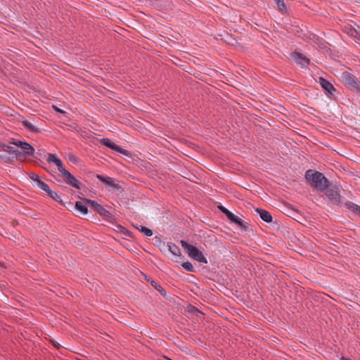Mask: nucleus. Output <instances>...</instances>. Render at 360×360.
<instances>
[{
    "label": "nucleus",
    "mask_w": 360,
    "mask_h": 360,
    "mask_svg": "<svg viewBox=\"0 0 360 360\" xmlns=\"http://www.w3.org/2000/svg\"><path fill=\"white\" fill-rule=\"evenodd\" d=\"M305 179L311 187L319 191H323L329 183L322 173L312 169L306 172Z\"/></svg>",
    "instance_id": "1"
},
{
    "label": "nucleus",
    "mask_w": 360,
    "mask_h": 360,
    "mask_svg": "<svg viewBox=\"0 0 360 360\" xmlns=\"http://www.w3.org/2000/svg\"><path fill=\"white\" fill-rule=\"evenodd\" d=\"M341 190L342 188L340 186L328 183L323 192L326 194L328 200L331 203L338 205L342 202V198L340 195Z\"/></svg>",
    "instance_id": "2"
},
{
    "label": "nucleus",
    "mask_w": 360,
    "mask_h": 360,
    "mask_svg": "<svg viewBox=\"0 0 360 360\" xmlns=\"http://www.w3.org/2000/svg\"><path fill=\"white\" fill-rule=\"evenodd\" d=\"M181 244L185 249L189 257L195 259L198 262L207 263L206 258L203 256L202 253L195 247L188 244L186 241L181 240Z\"/></svg>",
    "instance_id": "3"
},
{
    "label": "nucleus",
    "mask_w": 360,
    "mask_h": 360,
    "mask_svg": "<svg viewBox=\"0 0 360 360\" xmlns=\"http://www.w3.org/2000/svg\"><path fill=\"white\" fill-rule=\"evenodd\" d=\"M219 209L227 217V218L232 222L238 225L243 229H248V224L242 221L241 219L233 214L231 212L228 210L222 205L219 206Z\"/></svg>",
    "instance_id": "4"
},
{
    "label": "nucleus",
    "mask_w": 360,
    "mask_h": 360,
    "mask_svg": "<svg viewBox=\"0 0 360 360\" xmlns=\"http://www.w3.org/2000/svg\"><path fill=\"white\" fill-rule=\"evenodd\" d=\"M12 144L20 148L23 153L27 155H32L34 152V148L27 142L22 141H13Z\"/></svg>",
    "instance_id": "5"
},
{
    "label": "nucleus",
    "mask_w": 360,
    "mask_h": 360,
    "mask_svg": "<svg viewBox=\"0 0 360 360\" xmlns=\"http://www.w3.org/2000/svg\"><path fill=\"white\" fill-rule=\"evenodd\" d=\"M61 176L66 184L75 188L79 189V181L68 170L64 174H62Z\"/></svg>",
    "instance_id": "6"
},
{
    "label": "nucleus",
    "mask_w": 360,
    "mask_h": 360,
    "mask_svg": "<svg viewBox=\"0 0 360 360\" xmlns=\"http://www.w3.org/2000/svg\"><path fill=\"white\" fill-rule=\"evenodd\" d=\"M86 203L89 207L94 210L96 212H98L100 215L107 217L109 215L108 211H107L103 207L93 201L91 200H86Z\"/></svg>",
    "instance_id": "7"
},
{
    "label": "nucleus",
    "mask_w": 360,
    "mask_h": 360,
    "mask_svg": "<svg viewBox=\"0 0 360 360\" xmlns=\"http://www.w3.org/2000/svg\"><path fill=\"white\" fill-rule=\"evenodd\" d=\"M101 143L104 146L115 150L123 155H128L129 152L112 143L109 139H102Z\"/></svg>",
    "instance_id": "8"
},
{
    "label": "nucleus",
    "mask_w": 360,
    "mask_h": 360,
    "mask_svg": "<svg viewBox=\"0 0 360 360\" xmlns=\"http://www.w3.org/2000/svg\"><path fill=\"white\" fill-rule=\"evenodd\" d=\"M292 57L297 65H300L303 68L307 67L309 64V59L302 53H292Z\"/></svg>",
    "instance_id": "9"
},
{
    "label": "nucleus",
    "mask_w": 360,
    "mask_h": 360,
    "mask_svg": "<svg viewBox=\"0 0 360 360\" xmlns=\"http://www.w3.org/2000/svg\"><path fill=\"white\" fill-rule=\"evenodd\" d=\"M319 83L321 86L330 94H333V92L335 90L333 84L323 77L319 78Z\"/></svg>",
    "instance_id": "10"
},
{
    "label": "nucleus",
    "mask_w": 360,
    "mask_h": 360,
    "mask_svg": "<svg viewBox=\"0 0 360 360\" xmlns=\"http://www.w3.org/2000/svg\"><path fill=\"white\" fill-rule=\"evenodd\" d=\"M342 77L345 84L347 86L349 87L356 86V82L355 80V78L353 76L350 75L349 73H344Z\"/></svg>",
    "instance_id": "11"
},
{
    "label": "nucleus",
    "mask_w": 360,
    "mask_h": 360,
    "mask_svg": "<svg viewBox=\"0 0 360 360\" xmlns=\"http://www.w3.org/2000/svg\"><path fill=\"white\" fill-rule=\"evenodd\" d=\"M255 211L259 214L261 219L266 222H271L272 217L270 213L264 210L257 208Z\"/></svg>",
    "instance_id": "12"
},
{
    "label": "nucleus",
    "mask_w": 360,
    "mask_h": 360,
    "mask_svg": "<svg viewBox=\"0 0 360 360\" xmlns=\"http://www.w3.org/2000/svg\"><path fill=\"white\" fill-rule=\"evenodd\" d=\"M97 178L101 181L102 182L105 183V184L110 186V187L117 188H118V185L116 184L112 178L109 176H103L102 175H97Z\"/></svg>",
    "instance_id": "13"
},
{
    "label": "nucleus",
    "mask_w": 360,
    "mask_h": 360,
    "mask_svg": "<svg viewBox=\"0 0 360 360\" xmlns=\"http://www.w3.org/2000/svg\"><path fill=\"white\" fill-rule=\"evenodd\" d=\"M86 200L85 202L77 201L75 203V208L77 211L80 212L82 214H86L88 212Z\"/></svg>",
    "instance_id": "14"
},
{
    "label": "nucleus",
    "mask_w": 360,
    "mask_h": 360,
    "mask_svg": "<svg viewBox=\"0 0 360 360\" xmlns=\"http://www.w3.org/2000/svg\"><path fill=\"white\" fill-rule=\"evenodd\" d=\"M46 160L48 162L57 165L59 161L61 160L56 155L52 153H48L46 158Z\"/></svg>",
    "instance_id": "15"
},
{
    "label": "nucleus",
    "mask_w": 360,
    "mask_h": 360,
    "mask_svg": "<svg viewBox=\"0 0 360 360\" xmlns=\"http://www.w3.org/2000/svg\"><path fill=\"white\" fill-rule=\"evenodd\" d=\"M345 206L346 208H347L348 210H349L350 211H352V212L356 213V214H358L359 208H360V206L354 204L352 202H346L345 203Z\"/></svg>",
    "instance_id": "16"
},
{
    "label": "nucleus",
    "mask_w": 360,
    "mask_h": 360,
    "mask_svg": "<svg viewBox=\"0 0 360 360\" xmlns=\"http://www.w3.org/2000/svg\"><path fill=\"white\" fill-rule=\"evenodd\" d=\"M147 281L150 282L152 286H153L157 290H158L162 295H165L166 292L163 288L154 280L150 278H147Z\"/></svg>",
    "instance_id": "17"
},
{
    "label": "nucleus",
    "mask_w": 360,
    "mask_h": 360,
    "mask_svg": "<svg viewBox=\"0 0 360 360\" xmlns=\"http://www.w3.org/2000/svg\"><path fill=\"white\" fill-rule=\"evenodd\" d=\"M168 248H169V252L175 255V256H179L181 254V251H180V249L179 248V247L177 245H176L175 244H173V243H169L168 244Z\"/></svg>",
    "instance_id": "18"
},
{
    "label": "nucleus",
    "mask_w": 360,
    "mask_h": 360,
    "mask_svg": "<svg viewBox=\"0 0 360 360\" xmlns=\"http://www.w3.org/2000/svg\"><path fill=\"white\" fill-rule=\"evenodd\" d=\"M278 11L282 13H287V7L283 0H274Z\"/></svg>",
    "instance_id": "19"
},
{
    "label": "nucleus",
    "mask_w": 360,
    "mask_h": 360,
    "mask_svg": "<svg viewBox=\"0 0 360 360\" xmlns=\"http://www.w3.org/2000/svg\"><path fill=\"white\" fill-rule=\"evenodd\" d=\"M22 124L26 129H27L30 131L37 132L39 131V129L28 120L22 121Z\"/></svg>",
    "instance_id": "20"
},
{
    "label": "nucleus",
    "mask_w": 360,
    "mask_h": 360,
    "mask_svg": "<svg viewBox=\"0 0 360 360\" xmlns=\"http://www.w3.org/2000/svg\"><path fill=\"white\" fill-rule=\"evenodd\" d=\"M35 184H36V186H37L39 188H40V189H41V190L44 191L46 193H47L48 191H50V188H49V186L46 183H44V181H42L41 180H39V181H37V183H36Z\"/></svg>",
    "instance_id": "21"
},
{
    "label": "nucleus",
    "mask_w": 360,
    "mask_h": 360,
    "mask_svg": "<svg viewBox=\"0 0 360 360\" xmlns=\"http://www.w3.org/2000/svg\"><path fill=\"white\" fill-rule=\"evenodd\" d=\"M3 149L4 151L11 154H15L17 155L20 153V152L18 150H15L13 146H11L4 145L3 146Z\"/></svg>",
    "instance_id": "22"
},
{
    "label": "nucleus",
    "mask_w": 360,
    "mask_h": 360,
    "mask_svg": "<svg viewBox=\"0 0 360 360\" xmlns=\"http://www.w3.org/2000/svg\"><path fill=\"white\" fill-rule=\"evenodd\" d=\"M140 231L142 232L145 236H146L148 237L152 236L153 234L152 230H150V229H148L146 226H141Z\"/></svg>",
    "instance_id": "23"
},
{
    "label": "nucleus",
    "mask_w": 360,
    "mask_h": 360,
    "mask_svg": "<svg viewBox=\"0 0 360 360\" xmlns=\"http://www.w3.org/2000/svg\"><path fill=\"white\" fill-rule=\"evenodd\" d=\"M182 266L183 268L188 271H191V272H193L194 271V268L193 266V264L189 262H184L182 264Z\"/></svg>",
    "instance_id": "24"
},
{
    "label": "nucleus",
    "mask_w": 360,
    "mask_h": 360,
    "mask_svg": "<svg viewBox=\"0 0 360 360\" xmlns=\"http://www.w3.org/2000/svg\"><path fill=\"white\" fill-rule=\"evenodd\" d=\"M51 198L54 199L56 201H60V198L59 197V195L54 191H51L50 189V191H48L46 193Z\"/></svg>",
    "instance_id": "25"
},
{
    "label": "nucleus",
    "mask_w": 360,
    "mask_h": 360,
    "mask_svg": "<svg viewBox=\"0 0 360 360\" xmlns=\"http://www.w3.org/2000/svg\"><path fill=\"white\" fill-rule=\"evenodd\" d=\"M59 172L62 174H64L67 169H65L63 165L62 160L59 161L57 165H56Z\"/></svg>",
    "instance_id": "26"
},
{
    "label": "nucleus",
    "mask_w": 360,
    "mask_h": 360,
    "mask_svg": "<svg viewBox=\"0 0 360 360\" xmlns=\"http://www.w3.org/2000/svg\"><path fill=\"white\" fill-rule=\"evenodd\" d=\"M30 177L31 179H32L35 184L37 183V181L41 180L37 174H35L34 173H32L30 174Z\"/></svg>",
    "instance_id": "27"
},
{
    "label": "nucleus",
    "mask_w": 360,
    "mask_h": 360,
    "mask_svg": "<svg viewBox=\"0 0 360 360\" xmlns=\"http://www.w3.org/2000/svg\"><path fill=\"white\" fill-rule=\"evenodd\" d=\"M348 34H350L351 36L354 37H357L358 36V32L356 30L354 29H351L349 32H348Z\"/></svg>",
    "instance_id": "28"
},
{
    "label": "nucleus",
    "mask_w": 360,
    "mask_h": 360,
    "mask_svg": "<svg viewBox=\"0 0 360 360\" xmlns=\"http://www.w3.org/2000/svg\"><path fill=\"white\" fill-rule=\"evenodd\" d=\"M69 160L73 162H77L78 158L74 155H70L69 156Z\"/></svg>",
    "instance_id": "29"
},
{
    "label": "nucleus",
    "mask_w": 360,
    "mask_h": 360,
    "mask_svg": "<svg viewBox=\"0 0 360 360\" xmlns=\"http://www.w3.org/2000/svg\"><path fill=\"white\" fill-rule=\"evenodd\" d=\"M53 108L57 111V112H59L60 113H65V111L57 108L56 106H53Z\"/></svg>",
    "instance_id": "30"
},
{
    "label": "nucleus",
    "mask_w": 360,
    "mask_h": 360,
    "mask_svg": "<svg viewBox=\"0 0 360 360\" xmlns=\"http://www.w3.org/2000/svg\"><path fill=\"white\" fill-rule=\"evenodd\" d=\"M141 225H140V226H134V227H135L136 229H138L139 231H140V229H141Z\"/></svg>",
    "instance_id": "31"
},
{
    "label": "nucleus",
    "mask_w": 360,
    "mask_h": 360,
    "mask_svg": "<svg viewBox=\"0 0 360 360\" xmlns=\"http://www.w3.org/2000/svg\"><path fill=\"white\" fill-rule=\"evenodd\" d=\"M340 360H351V359L345 358V357H342Z\"/></svg>",
    "instance_id": "32"
}]
</instances>
